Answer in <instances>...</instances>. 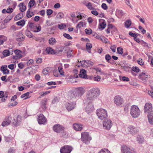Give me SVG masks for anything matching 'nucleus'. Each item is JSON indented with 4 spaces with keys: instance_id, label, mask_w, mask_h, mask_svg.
Segmentation results:
<instances>
[{
    "instance_id": "1",
    "label": "nucleus",
    "mask_w": 153,
    "mask_h": 153,
    "mask_svg": "<svg viewBox=\"0 0 153 153\" xmlns=\"http://www.w3.org/2000/svg\"><path fill=\"white\" fill-rule=\"evenodd\" d=\"M100 94L98 89L93 88L88 90L87 93L86 98L85 100L87 103H93L97 99Z\"/></svg>"
},
{
    "instance_id": "2",
    "label": "nucleus",
    "mask_w": 153,
    "mask_h": 153,
    "mask_svg": "<svg viewBox=\"0 0 153 153\" xmlns=\"http://www.w3.org/2000/svg\"><path fill=\"white\" fill-rule=\"evenodd\" d=\"M140 111L137 106L133 105L131 106L130 109V114L132 117L137 118L140 115Z\"/></svg>"
},
{
    "instance_id": "3",
    "label": "nucleus",
    "mask_w": 153,
    "mask_h": 153,
    "mask_svg": "<svg viewBox=\"0 0 153 153\" xmlns=\"http://www.w3.org/2000/svg\"><path fill=\"white\" fill-rule=\"evenodd\" d=\"M96 114L98 118L101 120L108 117L107 111L103 108H99L96 111Z\"/></svg>"
},
{
    "instance_id": "4",
    "label": "nucleus",
    "mask_w": 153,
    "mask_h": 153,
    "mask_svg": "<svg viewBox=\"0 0 153 153\" xmlns=\"http://www.w3.org/2000/svg\"><path fill=\"white\" fill-rule=\"evenodd\" d=\"M91 139V137L89 136L88 132H84L81 133V140L85 143L88 144V142Z\"/></svg>"
},
{
    "instance_id": "5",
    "label": "nucleus",
    "mask_w": 153,
    "mask_h": 153,
    "mask_svg": "<svg viewBox=\"0 0 153 153\" xmlns=\"http://www.w3.org/2000/svg\"><path fill=\"white\" fill-rule=\"evenodd\" d=\"M103 125L104 128L106 130H109L112 126V121L109 119H106L103 121Z\"/></svg>"
},
{
    "instance_id": "6",
    "label": "nucleus",
    "mask_w": 153,
    "mask_h": 153,
    "mask_svg": "<svg viewBox=\"0 0 153 153\" xmlns=\"http://www.w3.org/2000/svg\"><path fill=\"white\" fill-rule=\"evenodd\" d=\"M121 152L122 153H136V151L134 148L126 146H122Z\"/></svg>"
},
{
    "instance_id": "7",
    "label": "nucleus",
    "mask_w": 153,
    "mask_h": 153,
    "mask_svg": "<svg viewBox=\"0 0 153 153\" xmlns=\"http://www.w3.org/2000/svg\"><path fill=\"white\" fill-rule=\"evenodd\" d=\"M68 95V98L70 100L76 101L79 98L78 95L77 94L74 90L73 91L69 92ZM75 102H76V101Z\"/></svg>"
},
{
    "instance_id": "8",
    "label": "nucleus",
    "mask_w": 153,
    "mask_h": 153,
    "mask_svg": "<svg viewBox=\"0 0 153 153\" xmlns=\"http://www.w3.org/2000/svg\"><path fill=\"white\" fill-rule=\"evenodd\" d=\"M114 103L117 106H120L123 102V99L119 95L116 96L114 99Z\"/></svg>"
},
{
    "instance_id": "9",
    "label": "nucleus",
    "mask_w": 153,
    "mask_h": 153,
    "mask_svg": "<svg viewBox=\"0 0 153 153\" xmlns=\"http://www.w3.org/2000/svg\"><path fill=\"white\" fill-rule=\"evenodd\" d=\"M73 149L70 146L66 145L62 147L60 150L61 153H70Z\"/></svg>"
},
{
    "instance_id": "10",
    "label": "nucleus",
    "mask_w": 153,
    "mask_h": 153,
    "mask_svg": "<svg viewBox=\"0 0 153 153\" xmlns=\"http://www.w3.org/2000/svg\"><path fill=\"white\" fill-rule=\"evenodd\" d=\"M12 118L10 115L6 116L4 119V121L2 123V126H7L10 125L12 121Z\"/></svg>"
},
{
    "instance_id": "11",
    "label": "nucleus",
    "mask_w": 153,
    "mask_h": 153,
    "mask_svg": "<svg viewBox=\"0 0 153 153\" xmlns=\"http://www.w3.org/2000/svg\"><path fill=\"white\" fill-rule=\"evenodd\" d=\"M38 121L40 124H44L47 122V119L42 114H40L38 116Z\"/></svg>"
},
{
    "instance_id": "12",
    "label": "nucleus",
    "mask_w": 153,
    "mask_h": 153,
    "mask_svg": "<svg viewBox=\"0 0 153 153\" xmlns=\"http://www.w3.org/2000/svg\"><path fill=\"white\" fill-rule=\"evenodd\" d=\"M21 120V116L18 115L15 116L13 117V120L12 121L13 124L15 126H17L20 123Z\"/></svg>"
},
{
    "instance_id": "13",
    "label": "nucleus",
    "mask_w": 153,
    "mask_h": 153,
    "mask_svg": "<svg viewBox=\"0 0 153 153\" xmlns=\"http://www.w3.org/2000/svg\"><path fill=\"white\" fill-rule=\"evenodd\" d=\"M53 130L55 132L60 133L62 132L64 130V128L62 126L59 124H56L53 126Z\"/></svg>"
},
{
    "instance_id": "14",
    "label": "nucleus",
    "mask_w": 153,
    "mask_h": 153,
    "mask_svg": "<svg viewBox=\"0 0 153 153\" xmlns=\"http://www.w3.org/2000/svg\"><path fill=\"white\" fill-rule=\"evenodd\" d=\"M81 65L83 67L90 66L93 65V62L89 60H84L80 61Z\"/></svg>"
},
{
    "instance_id": "15",
    "label": "nucleus",
    "mask_w": 153,
    "mask_h": 153,
    "mask_svg": "<svg viewBox=\"0 0 153 153\" xmlns=\"http://www.w3.org/2000/svg\"><path fill=\"white\" fill-rule=\"evenodd\" d=\"M152 104L149 102H147L145 104L144 106V111L146 112L149 114L152 111Z\"/></svg>"
},
{
    "instance_id": "16",
    "label": "nucleus",
    "mask_w": 153,
    "mask_h": 153,
    "mask_svg": "<svg viewBox=\"0 0 153 153\" xmlns=\"http://www.w3.org/2000/svg\"><path fill=\"white\" fill-rule=\"evenodd\" d=\"M15 55H14L13 57V58L14 59H20L22 56V52L21 51L16 50L14 51Z\"/></svg>"
},
{
    "instance_id": "17",
    "label": "nucleus",
    "mask_w": 153,
    "mask_h": 153,
    "mask_svg": "<svg viewBox=\"0 0 153 153\" xmlns=\"http://www.w3.org/2000/svg\"><path fill=\"white\" fill-rule=\"evenodd\" d=\"M128 129V131L132 134H135L139 131V130L137 127L131 125L129 126Z\"/></svg>"
},
{
    "instance_id": "18",
    "label": "nucleus",
    "mask_w": 153,
    "mask_h": 153,
    "mask_svg": "<svg viewBox=\"0 0 153 153\" xmlns=\"http://www.w3.org/2000/svg\"><path fill=\"white\" fill-rule=\"evenodd\" d=\"M76 102H71L70 103L67 102L66 104V108L68 111H71L72 109H74L75 106Z\"/></svg>"
},
{
    "instance_id": "19",
    "label": "nucleus",
    "mask_w": 153,
    "mask_h": 153,
    "mask_svg": "<svg viewBox=\"0 0 153 153\" xmlns=\"http://www.w3.org/2000/svg\"><path fill=\"white\" fill-rule=\"evenodd\" d=\"M74 90L77 94L78 95L79 98L85 92V90L83 88L81 87L77 88Z\"/></svg>"
},
{
    "instance_id": "20",
    "label": "nucleus",
    "mask_w": 153,
    "mask_h": 153,
    "mask_svg": "<svg viewBox=\"0 0 153 153\" xmlns=\"http://www.w3.org/2000/svg\"><path fill=\"white\" fill-rule=\"evenodd\" d=\"M88 104L86 107V111L88 113H91L93 111L94 105L92 103H88Z\"/></svg>"
},
{
    "instance_id": "21",
    "label": "nucleus",
    "mask_w": 153,
    "mask_h": 153,
    "mask_svg": "<svg viewBox=\"0 0 153 153\" xmlns=\"http://www.w3.org/2000/svg\"><path fill=\"white\" fill-rule=\"evenodd\" d=\"M79 75V77L81 78L85 79H88L86 71L83 69L80 70Z\"/></svg>"
},
{
    "instance_id": "22",
    "label": "nucleus",
    "mask_w": 153,
    "mask_h": 153,
    "mask_svg": "<svg viewBox=\"0 0 153 153\" xmlns=\"http://www.w3.org/2000/svg\"><path fill=\"white\" fill-rule=\"evenodd\" d=\"M148 121L151 125H153V110L147 115Z\"/></svg>"
},
{
    "instance_id": "23",
    "label": "nucleus",
    "mask_w": 153,
    "mask_h": 153,
    "mask_svg": "<svg viewBox=\"0 0 153 153\" xmlns=\"http://www.w3.org/2000/svg\"><path fill=\"white\" fill-rule=\"evenodd\" d=\"M73 127L74 130L78 131H81L82 129V125L78 123L74 124Z\"/></svg>"
},
{
    "instance_id": "24",
    "label": "nucleus",
    "mask_w": 153,
    "mask_h": 153,
    "mask_svg": "<svg viewBox=\"0 0 153 153\" xmlns=\"http://www.w3.org/2000/svg\"><path fill=\"white\" fill-rule=\"evenodd\" d=\"M30 74V69L28 67L24 69L22 73V75L23 76H26Z\"/></svg>"
},
{
    "instance_id": "25",
    "label": "nucleus",
    "mask_w": 153,
    "mask_h": 153,
    "mask_svg": "<svg viewBox=\"0 0 153 153\" xmlns=\"http://www.w3.org/2000/svg\"><path fill=\"white\" fill-rule=\"evenodd\" d=\"M7 97V95L5 94H4V92L2 91H0V98H1V101L2 102H4Z\"/></svg>"
},
{
    "instance_id": "26",
    "label": "nucleus",
    "mask_w": 153,
    "mask_h": 153,
    "mask_svg": "<svg viewBox=\"0 0 153 153\" xmlns=\"http://www.w3.org/2000/svg\"><path fill=\"white\" fill-rule=\"evenodd\" d=\"M147 76L148 75L145 73H142L140 75L139 78L143 81H146L147 80Z\"/></svg>"
},
{
    "instance_id": "27",
    "label": "nucleus",
    "mask_w": 153,
    "mask_h": 153,
    "mask_svg": "<svg viewBox=\"0 0 153 153\" xmlns=\"http://www.w3.org/2000/svg\"><path fill=\"white\" fill-rule=\"evenodd\" d=\"M45 51L48 54H52L55 53L51 47H48L46 48Z\"/></svg>"
},
{
    "instance_id": "28",
    "label": "nucleus",
    "mask_w": 153,
    "mask_h": 153,
    "mask_svg": "<svg viewBox=\"0 0 153 153\" xmlns=\"http://www.w3.org/2000/svg\"><path fill=\"white\" fill-rule=\"evenodd\" d=\"M47 100V99H45L41 102V107L43 110H45L46 108V103Z\"/></svg>"
},
{
    "instance_id": "29",
    "label": "nucleus",
    "mask_w": 153,
    "mask_h": 153,
    "mask_svg": "<svg viewBox=\"0 0 153 153\" xmlns=\"http://www.w3.org/2000/svg\"><path fill=\"white\" fill-rule=\"evenodd\" d=\"M30 93H31L30 92H28L25 93V94L22 95L21 96V97L22 98H24V100L29 98L31 97V96L30 95Z\"/></svg>"
},
{
    "instance_id": "30",
    "label": "nucleus",
    "mask_w": 153,
    "mask_h": 153,
    "mask_svg": "<svg viewBox=\"0 0 153 153\" xmlns=\"http://www.w3.org/2000/svg\"><path fill=\"white\" fill-rule=\"evenodd\" d=\"M7 40L6 36L3 35L0 36V45L3 44L4 42H5Z\"/></svg>"
},
{
    "instance_id": "31",
    "label": "nucleus",
    "mask_w": 153,
    "mask_h": 153,
    "mask_svg": "<svg viewBox=\"0 0 153 153\" xmlns=\"http://www.w3.org/2000/svg\"><path fill=\"white\" fill-rule=\"evenodd\" d=\"M144 139L143 137L138 135L137 138V140L139 143H142L144 141Z\"/></svg>"
},
{
    "instance_id": "32",
    "label": "nucleus",
    "mask_w": 153,
    "mask_h": 153,
    "mask_svg": "<svg viewBox=\"0 0 153 153\" xmlns=\"http://www.w3.org/2000/svg\"><path fill=\"white\" fill-rule=\"evenodd\" d=\"M19 6L21 11L23 12L25 10L26 6L23 3H20L19 5Z\"/></svg>"
},
{
    "instance_id": "33",
    "label": "nucleus",
    "mask_w": 153,
    "mask_h": 153,
    "mask_svg": "<svg viewBox=\"0 0 153 153\" xmlns=\"http://www.w3.org/2000/svg\"><path fill=\"white\" fill-rule=\"evenodd\" d=\"M41 29V28L40 26H39L38 27H37V26H35L33 29L31 30L32 31H33L35 32H38L40 31Z\"/></svg>"
},
{
    "instance_id": "34",
    "label": "nucleus",
    "mask_w": 153,
    "mask_h": 153,
    "mask_svg": "<svg viewBox=\"0 0 153 153\" xmlns=\"http://www.w3.org/2000/svg\"><path fill=\"white\" fill-rule=\"evenodd\" d=\"M56 42L55 39L53 37L49 39V43L51 45H53Z\"/></svg>"
},
{
    "instance_id": "35",
    "label": "nucleus",
    "mask_w": 153,
    "mask_h": 153,
    "mask_svg": "<svg viewBox=\"0 0 153 153\" xmlns=\"http://www.w3.org/2000/svg\"><path fill=\"white\" fill-rule=\"evenodd\" d=\"M30 9H29L27 12L26 16L28 18L31 17L33 16L34 15V14L32 12L30 11Z\"/></svg>"
},
{
    "instance_id": "36",
    "label": "nucleus",
    "mask_w": 153,
    "mask_h": 153,
    "mask_svg": "<svg viewBox=\"0 0 153 153\" xmlns=\"http://www.w3.org/2000/svg\"><path fill=\"white\" fill-rule=\"evenodd\" d=\"M84 27V22H80L76 25V28L78 30V28L80 29L82 27Z\"/></svg>"
},
{
    "instance_id": "37",
    "label": "nucleus",
    "mask_w": 153,
    "mask_h": 153,
    "mask_svg": "<svg viewBox=\"0 0 153 153\" xmlns=\"http://www.w3.org/2000/svg\"><path fill=\"white\" fill-rule=\"evenodd\" d=\"M94 69L96 71L97 73L98 74H104V72L103 71H101L100 68H96Z\"/></svg>"
},
{
    "instance_id": "38",
    "label": "nucleus",
    "mask_w": 153,
    "mask_h": 153,
    "mask_svg": "<svg viewBox=\"0 0 153 153\" xmlns=\"http://www.w3.org/2000/svg\"><path fill=\"white\" fill-rule=\"evenodd\" d=\"M25 34L29 38H33V35L32 33L29 30H27L25 31Z\"/></svg>"
},
{
    "instance_id": "39",
    "label": "nucleus",
    "mask_w": 153,
    "mask_h": 153,
    "mask_svg": "<svg viewBox=\"0 0 153 153\" xmlns=\"http://www.w3.org/2000/svg\"><path fill=\"white\" fill-rule=\"evenodd\" d=\"M25 21L24 20H21L16 23L19 26H23L25 24Z\"/></svg>"
},
{
    "instance_id": "40",
    "label": "nucleus",
    "mask_w": 153,
    "mask_h": 153,
    "mask_svg": "<svg viewBox=\"0 0 153 153\" xmlns=\"http://www.w3.org/2000/svg\"><path fill=\"white\" fill-rule=\"evenodd\" d=\"M13 18V16L11 15H9L7 16L4 20L5 23H7L10 21Z\"/></svg>"
},
{
    "instance_id": "41",
    "label": "nucleus",
    "mask_w": 153,
    "mask_h": 153,
    "mask_svg": "<svg viewBox=\"0 0 153 153\" xmlns=\"http://www.w3.org/2000/svg\"><path fill=\"white\" fill-rule=\"evenodd\" d=\"M131 22L130 20H127L125 23V26L127 28H128L131 25Z\"/></svg>"
},
{
    "instance_id": "42",
    "label": "nucleus",
    "mask_w": 153,
    "mask_h": 153,
    "mask_svg": "<svg viewBox=\"0 0 153 153\" xmlns=\"http://www.w3.org/2000/svg\"><path fill=\"white\" fill-rule=\"evenodd\" d=\"M86 7L90 10L95 9L94 7H92V4L90 2H88V4L86 5Z\"/></svg>"
},
{
    "instance_id": "43",
    "label": "nucleus",
    "mask_w": 153,
    "mask_h": 153,
    "mask_svg": "<svg viewBox=\"0 0 153 153\" xmlns=\"http://www.w3.org/2000/svg\"><path fill=\"white\" fill-rule=\"evenodd\" d=\"M99 153H111L107 149H101Z\"/></svg>"
},
{
    "instance_id": "44",
    "label": "nucleus",
    "mask_w": 153,
    "mask_h": 153,
    "mask_svg": "<svg viewBox=\"0 0 153 153\" xmlns=\"http://www.w3.org/2000/svg\"><path fill=\"white\" fill-rule=\"evenodd\" d=\"M35 3V1L34 0H30L28 3L29 7H31L34 6Z\"/></svg>"
},
{
    "instance_id": "45",
    "label": "nucleus",
    "mask_w": 153,
    "mask_h": 153,
    "mask_svg": "<svg viewBox=\"0 0 153 153\" xmlns=\"http://www.w3.org/2000/svg\"><path fill=\"white\" fill-rule=\"evenodd\" d=\"M73 73L74 74L73 77L74 78H76L78 77V71L76 69H74Z\"/></svg>"
},
{
    "instance_id": "46",
    "label": "nucleus",
    "mask_w": 153,
    "mask_h": 153,
    "mask_svg": "<svg viewBox=\"0 0 153 153\" xmlns=\"http://www.w3.org/2000/svg\"><path fill=\"white\" fill-rule=\"evenodd\" d=\"M50 70L49 68H45L42 71V73L46 75L49 73Z\"/></svg>"
},
{
    "instance_id": "47",
    "label": "nucleus",
    "mask_w": 153,
    "mask_h": 153,
    "mask_svg": "<svg viewBox=\"0 0 153 153\" xmlns=\"http://www.w3.org/2000/svg\"><path fill=\"white\" fill-rule=\"evenodd\" d=\"M100 28L102 29H104L106 26V24L105 21L102 22V23L100 24Z\"/></svg>"
},
{
    "instance_id": "48",
    "label": "nucleus",
    "mask_w": 153,
    "mask_h": 153,
    "mask_svg": "<svg viewBox=\"0 0 153 153\" xmlns=\"http://www.w3.org/2000/svg\"><path fill=\"white\" fill-rule=\"evenodd\" d=\"M64 14L61 12L59 13L56 16V17L58 19H61L64 17Z\"/></svg>"
},
{
    "instance_id": "49",
    "label": "nucleus",
    "mask_w": 153,
    "mask_h": 153,
    "mask_svg": "<svg viewBox=\"0 0 153 153\" xmlns=\"http://www.w3.org/2000/svg\"><path fill=\"white\" fill-rule=\"evenodd\" d=\"M58 71L59 73L61 75H63L64 72L62 68L61 67L59 66L58 67Z\"/></svg>"
},
{
    "instance_id": "50",
    "label": "nucleus",
    "mask_w": 153,
    "mask_h": 153,
    "mask_svg": "<svg viewBox=\"0 0 153 153\" xmlns=\"http://www.w3.org/2000/svg\"><path fill=\"white\" fill-rule=\"evenodd\" d=\"M3 54L4 56H7L9 55V51L7 50H5L3 52Z\"/></svg>"
},
{
    "instance_id": "51",
    "label": "nucleus",
    "mask_w": 153,
    "mask_h": 153,
    "mask_svg": "<svg viewBox=\"0 0 153 153\" xmlns=\"http://www.w3.org/2000/svg\"><path fill=\"white\" fill-rule=\"evenodd\" d=\"M85 32L86 34H91L92 32V30L90 28L86 29L85 30Z\"/></svg>"
},
{
    "instance_id": "52",
    "label": "nucleus",
    "mask_w": 153,
    "mask_h": 153,
    "mask_svg": "<svg viewBox=\"0 0 153 153\" xmlns=\"http://www.w3.org/2000/svg\"><path fill=\"white\" fill-rule=\"evenodd\" d=\"M72 50H69L67 53V56L68 58H70L72 56L73 53Z\"/></svg>"
},
{
    "instance_id": "53",
    "label": "nucleus",
    "mask_w": 153,
    "mask_h": 153,
    "mask_svg": "<svg viewBox=\"0 0 153 153\" xmlns=\"http://www.w3.org/2000/svg\"><path fill=\"white\" fill-rule=\"evenodd\" d=\"M120 79L121 80L123 81H128L129 80L128 78L126 76H123L121 78L120 77Z\"/></svg>"
},
{
    "instance_id": "54",
    "label": "nucleus",
    "mask_w": 153,
    "mask_h": 153,
    "mask_svg": "<svg viewBox=\"0 0 153 153\" xmlns=\"http://www.w3.org/2000/svg\"><path fill=\"white\" fill-rule=\"evenodd\" d=\"M132 71L135 72H136V73L138 72L140 70L139 68L137 67H133L132 68Z\"/></svg>"
},
{
    "instance_id": "55",
    "label": "nucleus",
    "mask_w": 153,
    "mask_h": 153,
    "mask_svg": "<svg viewBox=\"0 0 153 153\" xmlns=\"http://www.w3.org/2000/svg\"><path fill=\"white\" fill-rule=\"evenodd\" d=\"M86 49L88 50H90L92 47V45L90 43H87L86 45Z\"/></svg>"
},
{
    "instance_id": "56",
    "label": "nucleus",
    "mask_w": 153,
    "mask_h": 153,
    "mask_svg": "<svg viewBox=\"0 0 153 153\" xmlns=\"http://www.w3.org/2000/svg\"><path fill=\"white\" fill-rule=\"evenodd\" d=\"M117 51L119 54H122L123 53V48L120 47H118L117 48Z\"/></svg>"
},
{
    "instance_id": "57",
    "label": "nucleus",
    "mask_w": 153,
    "mask_h": 153,
    "mask_svg": "<svg viewBox=\"0 0 153 153\" xmlns=\"http://www.w3.org/2000/svg\"><path fill=\"white\" fill-rule=\"evenodd\" d=\"M33 62V61L32 59H30L27 62V66H29L32 65Z\"/></svg>"
},
{
    "instance_id": "58",
    "label": "nucleus",
    "mask_w": 153,
    "mask_h": 153,
    "mask_svg": "<svg viewBox=\"0 0 153 153\" xmlns=\"http://www.w3.org/2000/svg\"><path fill=\"white\" fill-rule=\"evenodd\" d=\"M129 34L131 36L134 37V38H135L136 37H137L138 36V34L135 33H133L130 32H129Z\"/></svg>"
},
{
    "instance_id": "59",
    "label": "nucleus",
    "mask_w": 153,
    "mask_h": 153,
    "mask_svg": "<svg viewBox=\"0 0 153 153\" xmlns=\"http://www.w3.org/2000/svg\"><path fill=\"white\" fill-rule=\"evenodd\" d=\"M63 36L64 37L68 39H72V37L70 36L68 34H67L66 33H65L63 34Z\"/></svg>"
},
{
    "instance_id": "60",
    "label": "nucleus",
    "mask_w": 153,
    "mask_h": 153,
    "mask_svg": "<svg viewBox=\"0 0 153 153\" xmlns=\"http://www.w3.org/2000/svg\"><path fill=\"white\" fill-rule=\"evenodd\" d=\"M53 12V10L51 9H48L46 11L47 14L48 15L50 16L52 14Z\"/></svg>"
},
{
    "instance_id": "61",
    "label": "nucleus",
    "mask_w": 153,
    "mask_h": 153,
    "mask_svg": "<svg viewBox=\"0 0 153 153\" xmlns=\"http://www.w3.org/2000/svg\"><path fill=\"white\" fill-rule=\"evenodd\" d=\"M111 56L108 54H106L105 56V59L108 62L111 59Z\"/></svg>"
},
{
    "instance_id": "62",
    "label": "nucleus",
    "mask_w": 153,
    "mask_h": 153,
    "mask_svg": "<svg viewBox=\"0 0 153 153\" xmlns=\"http://www.w3.org/2000/svg\"><path fill=\"white\" fill-rule=\"evenodd\" d=\"M45 41V40L44 38H40L39 39L38 42H39L42 45L44 43Z\"/></svg>"
},
{
    "instance_id": "63",
    "label": "nucleus",
    "mask_w": 153,
    "mask_h": 153,
    "mask_svg": "<svg viewBox=\"0 0 153 153\" xmlns=\"http://www.w3.org/2000/svg\"><path fill=\"white\" fill-rule=\"evenodd\" d=\"M116 46L115 45L111 46L110 47V48L112 50L113 52H115L116 51Z\"/></svg>"
},
{
    "instance_id": "64",
    "label": "nucleus",
    "mask_w": 153,
    "mask_h": 153,
    "mask_svg": "<svg viewBox=\"0 0 153 153\" xmlns=\"http://www.w3.org/2000/svg\"><path fill=\"white\" fill-rule=\"evenodd\" d=\"M101 77L100 76H97L96 77H94V80L96 81H99L100 80Z\"/></svg>"
}]
</instances>
